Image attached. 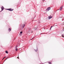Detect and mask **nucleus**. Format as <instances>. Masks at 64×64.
<instances>
[{"mask_svg":"<svg viewBox=\"0 0 64 64\" xmlns=\"http://www.w3.org/2000/svg\"><path fill=\"white\" fill-rule=\"evenodd\" d=\"M6 10H8V11H12L13 10H14V9L12 10L11 9V8H8V9H6Z\"/></svg>","mask_w":64,"mask_h":64,"instance_id":"1","label":"nucleus"},{"mask_svg":"<svg viewBox=\"0 0 64 64\" xmlns=\"http://www.w3.org/2000/svg\"><path fill=\"white\" fill-rule=\"evenodd\" d=\"M50 9L51 8H50V7L47 8L46 9V10L47 11H49V10H50Z\"/></svg>","mask_w":64,"mask_h":64,"instance_id":"2","label":"nucleus"},{"mask_svg":"<svg viewBox=\"0 0 64 64\" xmlns=\"http://www.w3.org/2000/svg\"><path fill=\"white\" fill-rule=\"evenodd\" d=\"M1 9H2V10L0 12H2V11L4 10V7H3V6H2L1 7Z\"/></svg>","mask_w":64,"mask_h":64,"instance_id":"3","label":"nucleus"},{"mask_svg":"<svg viewBox=\"0 0 64 64\" xmlns=\"http://www.w3.org/2000/svg\"><path fill=\"white\" fill-rule=\"evenodd\" d=\"M27 30H28V32H30V30H31V28H28Z\"/></svg>","mask_w":64,"mask_h":64,"instance_id":"4","label":"nucleus"},{"mask_svg":"<svg viewBox=\"0 0 64 64\" xmlns=\"http://www.w3.org/2000/svg\"><path fill=\"white\" fill-rule=\"evenodd\" d=\"M49 19H50L52 18H53V17L52 16H48Z\"/></svg>","mask_w":64,"mask_h":64,"instance_id":"5","label":"nucleus"},{"mask_svg":"<svg viewBox=\"0 0 64 64\" xmlns=\"http://www.w3.org/2000/svg\"><path fill=\"white\" fill-rule=\"evenodd\" d=\"M34 50H35V52H37L38 51V48H37V47L36 46V50L34 49Z\"/></svg>","mask_w":64,"mask_h":64,"instance_id":"6","label":"nucleus"},{"mask_svg":"<svg viewBox=\"0 0 64 64\" xmlns=\"http://www.w3.org/2000/svg\"><path fill=\"white\" fill-rule=\"evenodd\" d=\"M8 31L9 32H10L11 31V28H9L8 29Z\"/></svg>","mask_w":64,"mask_h":64,"instance_id":"7","label":"nucleus"},{"mask_svg":"<svg viewBox=\"0 0 64 64\" xmlns=\"http://www.w3.org/2000/svg\"><path fill=\"white\" fill-rule=\"evenodd\" d=\"M22 28H24V27H25V24H24L22 25Z\"/></svg>","mask_w":64,"mask_h":64,"instance_id":"8","label":"nucleus"},{"mask_svg":"<svg viewBox=\"0 0 64 64\" xmlns=\"http://www.w3.org/2000/svg\"><path fill=\"white\" fill-rule=\"evenodd\" d=\"M5 52L6 53V54H8V51L7 50Z\"/></svg>","mask_w":64,"mask_h":64,"instance_id":"9","label":"nucleus"},{"mask_svg":"<svg viewBox=\"0 0 64 64\" xmlns=\"http://www.w3.org/2000/svg\"><path fill=\"white\" fill-rule=\"evenodd\" d=\"M62 36L63 38H64V34H62Z\"/></svg>","mask_w":64,"mask_h":64,"instance_id":"10","label":"nucleus"},{"mask_svg":"<svg viewBox=\"0 0 64 64\" xmlns=\"http://www.w3.org/2000/svg\"><path fill=\"white\" fill-rule=\"evenodd\" d=\"M48 63H49L48 64H52L51 62H48Z\"/></svg>","mask_w":64,"mask_h":64,"instance_id":"11","label":"nucleus"},{"mask_svg":"<svg viewBox=\"0 0 64 64\" xmlns=\"http://www.w3.org/2000/svg\"><path fill=\"white\" fill-rule=\"evenodd\" d=\"M35 30H37V28H34Z\"/></svg>","mask_w":64,"mask_h":64,"instance_id":"12","label":"nucleus"},{"mask_svg":"<svg viewBox=\"0 0 64 64\" xmlns=\"http://www.w3.org/2000/svg\"><path fill=\"white\" fill-rule=\"evenodd\" d=\"M17 48V46H16L15 47V49H16Z\"/></svg>","mask_w":64,"mask_h":64,"instance_id":"13","label":"nucleus"},{"mask_svg":"<svg viewBox=\"0 0 64 64\" xmlns=\"http://www.w3.org/2000/svg\"><path fill=\"white\" fill-rule=\"evenodd\" d=\"M60 8H61L62 9V8H63V6H62Z\"/></svg>","mask_w":64,"mask_h":64,"instance_id":"14","label":"nucleus"},{"mask_svg":"<svg viewBox=\"0 0 64 64\" xmlns=\"http://www.w3.org/2000/svg\"><path fill=\"white\" fill-rule=\"evenodd\" d=\"M8 58H6L5 60L4 61V62H5V61H6V60L7 59H8Z\"/></svg>","mask_w":64,"mask_h":64,"instance_id":"15","label":"nucleus"},{"mask_svg":"<svg viewBox=\"0 0 64 64\" xmlns=\"http://www.w3.org/2000/svg\"><path fill=\"white\" fill-rule=\"evenodd\" d=\"M15 49H16V51H17V50H18V48H16Z\"/></svg>","mask_w":64,"mask_h":64,"instance_id":"16","label":"nucleus"},{"mask_svg":"<svg viewBox=\"0 0 64 64\" xmlns=\"http://www.w3.org/2000/svg\"><path fill=\"white\" fill-rule=\"evenodd\" d=\"M62 10V9L61 8H60V11H61V10Z\"/></svg>","mask_w":64,"mask_h":64,"instance_id":"17","label":"nucleus"},{"mask_svg":"<svg viewBox=\"0 0 64 64\" xmlns=\"http://www.w3.org/2000/svg\"><path fill=\"white\" fill-rule=\"evenodd\" d=\"M20 34H22V32H20Z\"/></svg>","mask_w":64,"mask_h":64,"instance_id":"18","label":"nucleus"},{"mask_svg":"<svg viewBox=\"0 0 64 64\" xmlns=\"http://www.w3.org/2000/svg\"><path fill=\"white\" fill-rule=\"evenodd\" d=\"M38 24H40V22H38Z\"/></svg>","mask_w":64,"mask_h":64,"instance_id":"19","label":"nucleus"},{"mask_svg":"<svg viewBox=\"0 0 64 64\" xmlns=\"http://www.w3.org/2000/svg\"><path fill=\"white\" fill-rule=\"evenodd\" d=\"M34 37L31 40H32V39H34Z\"/></svg>","mask_w":64,"mask_h":64,"instance_id":"20","label":"nucleus"},{"mask_svg":"<svg viewBox=\"0 0 64 64\" xmlns=\"http://www.w3.org/2000/svg\"><path fill=\"white\" fill-rule=\"evenodd\" d=\"M6 58V56H4V58Z\"/></svg>","mask_w":64,"mask_h":64,"instance_id":"21","label":"nucleus"},{"mask_svg":"<svg viewBox=\"0 0 64 64\" xmlns=\"http://www.w3.org/2000/svg\"><path fill=\"white\" fill-rule=\"evenodd\" d=\"M52 26H51L50 28H52Z\"/></svg>","mask_w":64,"mask_h":64,"instance_id":"22","label":"nucleus"},{"mask_svg":"<svg viewBox=\"0 0 64 64\" xmlns=\"http://www.w3.org/2000/svg\"><path fill=\"white\" fill-rule=\"evenodd\" d=\"M50 30H51V28H50Z\"/></svg>","mask_w":64,"mask_h":64,"instance_id":"23","label":"nucleus"},{"mask_svg":"<svg viewBox=\"0 0 64 64\" xmlns=\"http://www.w3.org/2000/svg\"><path fill=\"white\" fill-rule=\"evenodd\" d=\"M3 59H4V58L2 59V60H3Z\"/></svg>","mask_w":64,"mask_h":64,"instance_id":"24","label":"nucleus"},{"mask_svg":"<svg viewBox=\"0 0 64 64\" xmlns=\"http://www.w3.org/2000/svg\"><path fill=\"white\" fill-rule=\"evenodd\" d=\"M45 0H43V1H45Z\"/></svg>","mask_w":64,"mask_h":64,"instance_id":"25","label":"nucleus"},{"mask_svg":"<svg viewBox=\"0 0 64 64\" xmlns=\"http://www.w3.org/2000/svg\"><path fill=\"white\" fill-rule=\"evenodd\" d=\"M58 26V25H56V26Z\"/></svg>","mask_w":64,"mask_h":64,"instance_id":"26","label":"nucleus"},{"mask_svg":"<svg viewBox=\"0 0 64 64\" xmlns=\"http://www.w3.org/2000/svg\"><path fill=\"white\" fill-rule=\"evenodd\" d=\"M47 63V62H44V63Z\"/></svg>","mask_w":64,"mask_h":64,"instance_id":"27","label":"nucleus"},{"mask_svg":"<svg viewBox=\"0 0 64 64\" xmlns=\"http://www.w3.org/2000/svg\"><path fill=\"white\" fill-rule=\"evenodd\" d=\"M18 59H19V58H18Z\"/></svg>","mask_w":64,"mask_h":64,"instance_id":"28","label":"nucleus"},{"mask_svg":"<svg viewBox=\"0 0 64 64\" xmlns=\"http://www.w3.org/2000/svg\"><path fill=\"white\" fill-rule=\"evenodd\" d=\"M62 21H63V20H62Z\"/></svg>","mask_w":64,"mask_h":64,"instance_id":"29","label":"nucleus"},{"mask_svg":"<svg viewBox=\"0 0 64 64\" xmlns=\"http://www.w3.org/2000/svg\"><path fill=\"white\" fill-rule=\"evenodd\" d=\"M58 10H59V9Z\"/></svg>","mask_w":64,"mask_h":64,"instance_id":"30","label":"nucleus"}]
</instances>
